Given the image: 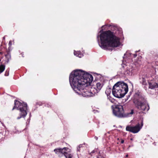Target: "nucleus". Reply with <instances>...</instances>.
<instances>
[{
    "instance_id": "nucleus-10",
    "label": "nucleus",
    "mask_w": 158,
    "mask_h": 158,
    "mask_svg": "<svg viewBox=\"0 0 158 158\" xmlns=\"http://www.w3.org/2000/svg\"><path fill=\"white\" fill-rule=\"evenodd\" d=\"M103 85V83L101 81L98 82L96 85V87L94 88L95 90H93L94 94L98 93L101 89Z\"/></svg>"
},
{
    "instance_id": "nucleus-14",
    "label": "nucleus",
    "mask_w": 158,
    "mask_h": 158,
    "mask_svg": "<svg viewBox=\"0 0 158 158\" xmlns=\"http://www.w3.org/2000/svg\"><path fill=\"white\" fill-rule=\"evenodd\" d=\"M74 54L75 56L78 57L79 58H81L83 56V54L81 53V52L79 51H74Z\"/></svg>"
},
{
    "instance_id": "nucleus-32",
    "label": "nucleus",
    "mask_w": 158,
    "mask_h": 158,
    "mask_svg": "<svg viewBox=\"0 0 158 158\" xmlns=\"http://www.w3.org/2000/svg\"><path fill=\"white\" fill-rule=\"evenodd\" d=\"M3 39H5V37H3Z\"/></svg>"
},
{
    "instance_id": "nucleus-17",
    "label": "nucleus",
    "mask_w": 158,
    "mask_h": 158,
    "mask_svg": "<svg viewBox=\"0 0 158 158\" xmlns=\"http://www.w3.org/2000/svg\"><path fill=\"white\" fill-rule=\"evenodd\" d=\"M84 145H85V144H83L79 145L77 147V152H80L81 150V148L83 147V146Z\"/></svg>"
},
{
    "instance_id": "nucleus-6",
    "label": "nucleus",
    "mask_w": 158,
    "mask_h": 158,
    "mask_svg": "<svg viewBox=\"0 0 158 158\" xmlns=\"http://www.w3.org/2000/svg\"><path fill=\"white\" fill-rule=\"evenodd\" d=\"M15 106L12 110H13L15 108H17V110H19L20 112V116L17 118V119H19L22 117L25 118L27 114V110H28L27 104L15 100Z\"/></svg>"
},
{
    "instance_id": "nucleus-11",
    "label": "nucleus",
    "mask_w": 158,
    "mask_h": 158,
    "mask_svg": "<svg viewBox=\"0 0 158 158\" xmlns=\"http://www.w3.org/2000/svg\"><path fill=\"white\" fill-rule=\"evenodd\" d=\"M149 88L151 89H155L158 88V84L154 81L149 82Z\"/></svg>"
},
{
    "instance_id": "nucleus-5",
    "label": "nucleus",
    "mask_w": 158,
    "mask_h": 158,
    "mask_svg": "<svg viewBox=\"0 0 158 158\" xmlns=\"http://www.w3.org/2000/svg\"><path fill=\"white\" fill-rule=\"evenodd\" d=\"M112 108L113 115L119 118L130 117L134 113V110H131V112H128L125 114L124 113L123 106L120 105H116L114 106H112Z\"/></svg>"
},
{
    "instance_id": "nucleus-3",
    "label": "nucleus",
    "mask_w": 158,
    "mask_h": 158,
    "mask_svg": "<svg viewBox=\"0 0 158 158\" xmlns=\"http://www.w3.org/2000/svg\"><path fill=\"white\" fill-rule=\"evenodd\" d=\"M133 100L135 107L139 111V113H143L144 111L146 110L147 111L149 109L146 99L139 93L135 94Z\"/></svg>"
},
{
    "instance_id": "nucleus-31",
    "label": "nucleus",
    "mask_w": 158,
    "mask_h": 158,
    "mask_svg": "<svg viewBox=\"0 0 158 158\" xmlns=\"http://www.w3.org/2000/svg\"><path fill=\"white\" fill-rule=\"evenodd\" d=\"M103 27H104V26H102V28Z\"/></svg>"
},
{
    "instance_id": "nucleus-2",
    "label": "nucleus",
    "mask_w": 158,
    "mask_h": 158,
    "mask_svg": "<svg viewBox=\"0 0 158 158\" xmlns=\"http://www.w3.org/2000/svg\"><path fill=\"white\" fill-rule=\"evenodd\" d=\"M99 46L102 49L107 50L109 47H117L120 44V39L115 33L110 30H101L97 36Z\"/></svg>"
},
{
    "instance_id": "nucleus-28",
    "label": "nucleus",
    "mask_w": 158,
    "mask_h": 158,
    "mask_svg": "<svg viewBox=\"0 0 158 158\" xmlns=\"http://www.w3.org/2000/svg\"><path fill=\"white\" fill-rule=\"evenodd\" d=\"M129 53V54L130 56H131V55H132V54L131 53Z\"/></svg>"
},
{
    "instance_id": "nucleus-12",
    "label": "nucleus",
    "mask_w": 158,
    "mask_h": 158,
    "mask_svg": "<svg viewBox=\"0 0 158 158\" xmlns=\"http://www.w3.org/2000/svg\"><path fill=\"white\" fill-rule=\"evenodd\" d=\"M101 152L98 149H95L91 153V154L95 153V154H98L97 158H104L101 154Z\"/></svg>"
},
{
    "instance_id": "nucleus-29",
    "label": "nucleus",
    "mask_w": 158,
    "mask_h": 158,
    "mask_svg": "<svg viewBox=\"0 0 158 158\" xmlns=\"http://www.w3.org/2000/svg\"><path fill=\"white\" fill-rule=\"evenodd\" d=\"M139 51H140V50H139V51H136V52H139Z\"/></svg>"
},
{
    "instance_id": "nucleus-24",
    "label": "nucleus",
    "mask_w": 158,
    "mask_h": 158,
    "mask_svg": "<svg viewBox=\"0 0 158 158\" xmlns=\"http://www.w3.org/2000/svg\"><path fill=\"white\" fill-rule=\"evenodd\" d=\"M134 57H135L137 56V54L136 53H135L133 54Z\"/></svg>"
},
{
    "instance_id": "nucleus-18",
    "label": "nucleus",
    "mask_w": 158,
    "mask_h": 158,
    "mask_svg": "<svg viewBox=\"0 0 158 158\" xmlns=\"http://www.w3.org/2000/svg\"><path fill=\"white\" fill-rule=\"evenodd\" d=\"M111 92V90L110 89H107L105 91V93L107 95V96H109Z\"/></svg>"
},
{
    "instance_id": "nucleus-7",
    "label": "nucleus",
    "mask_w": 158,
    "mask_h": 158,
    "mask_svg": "<svg viewBox=\"0 0 158 158\" xmlns=\"http://www.w3.org/2000/svg\"><path fill=\"white\" fill-rule=\"evenodd\" d=\"M54 151L60 157L64 156L66 158H72L73 156L70 154V149L67 148L56 149L54 150Z\"/></svg>"
},
{
    "instance_id": "nucleus-1",
    "label": "nucleus",
    "mask_w": 158,
    "mask_h": 158,
    "mask_svg": "<svg viewBox=\"0 0 158 158\" xmlns=\"http://www.w3.org/2000/svg\"><path fill=\"white\" fill-rule=\"evenodd\" d=\"M93 77L81 70H76L70 74L69 78L70 85L75 92L83 97H90L94 94L90 89V85Z\"/></svg>"
},
{
    "instance_id": "nucleus-21",
    "label": "nucleus",
    "mask_w": 158,
    "mask_h": 158,
    "mask_svg": "<svg viewBox=\"0 0 158 158\" xmlns=\"http://www.w3.org/2000/svg\"><path fill=\"white\" fill-rule=\"evenodd\" d=\"M9 75V71H7V70L6 71V72L5 74V76H8Z\"/></svg>"
},
{
    "instance_id": "nucleus-19",
    "label": "nucleus",
    "mask_w": 158,
    "mask_h": 158,
    "mask_svg": "<svg viewBox=\"0 0 158 158\" xmlns=\"http://www.w3.org/2000/svg\"><path fill=\"white\" fill-rule=\"evenodd\" d=\"M107 98L109 101L112 103H113L114 102V100L110 96H109L107 97Z\"/></svg>"
},
{
    "instance_id": "nucleus-22",
    "label": "nucleus",
    "mask_w": 158,
    "mask_h": 158,
    "mask_svg": "<svg viewBox=\"0 0 158 158\" xmlns=\"http://www.w3.org/2000/svg\"><path fill=\"white\" fill-rule=\"evenodd\" d=\"M11 45H12V41L11 40H10V41H9V45L10 47V46H11Z\"/></svg>"
},
{
    "instance_id": "nucleus-23",
    "label": "nucleus",
    "mask_w": 158,
    "mask_h": 158,
    "mask_svg": "<svg viewBox=\"0 0 158 158\" xmlns=\"http://www.w3.org/2000/svg\"><path fill=\"white\" fill-rule=\"evenodd\" d=\"M129 53L128 52H127L126 53L124 54V56L123 57L124 58L125 56H126V55H128V54Z\"/></svg>"
},
{
    "instance_id": "nucleus-16",
    "label": "nucleus",
    "mask_w": 158,
    "mask_h": 158,
    "mask_svg": "<svg viewBox=\"0 0 158 158\" xmlns=\"http://www.w3.org/2000/svg\"><path fill=\"white\" fill-rule=\"evenodd\" d=\"M5 66L2 64L0 66V73H2L5 70Z\"/></svg>"
},
{
    "instance_id": "nucleus-25",
    "label": "nucleus",
    "mask_w": 158,
    "mask_h": 158,
    "mask_svg": "<svg viewBox=\"0 0 158 158\" xmlns=\"http://www.w3.org/2000/svg\"><path fill=\"white\" fill-rule=\"evenodd\" d=\"M94 138L96 140H97L98 139V137L97 136H95L94 137Z\"/></svg>"
},
{
    "instance_id": "nucleus-20",
    "label": "nucleus",
    "mask_w": 158,
    "mask_h": 158,
    "mask_svg": "<svg viewBox=\"0 0 158 158\" xmlns=\"http://www.w3.org/2000/svg\"><path fill=\"white\" fill-rule=\"evenodd\" d=\"M122 31L121 29H119L116 32V35L120 34V35L122 34Z\"/></svg>"
},
{
    "instance_id": "nucleus-30",
    "label": "nucleus",
    "mask_w": 158,
    "mask_h": 158,
    "mask_svg": "<svg viewBox=\"0 0 158 158\" xmlns=\"http://www.w3.org/2000/svg\"><path fill=\"white\" fill-rule=\"evenodd\" d=\"M128 155H126V157H128Z\"/></svg>"
},
{
    "instance_id": "nucleus-15",
    "label": "nucleus",
    "mask_w": 158,
    "mask_h": 158,
    "mask_svg": "<svg viewBox=\"0 0 158 158\" xmlns=\"http://www.w3.org/2000/svg\"><path fill=\"white\" fill-rule=\"evenodd\" d=\"M140 82L143 85H147L146 79L144 77H142L139 78Z\"/></svg>"
},
{
    "instance_id": "nucleus-8",
    "label": "nucleus",
    "mask_w": 158,
    "mask_h": 158,
    "mask_svg": "<svg viewBox=\"0 0 158 158\" xmlns=\"http://www.w3.org/2000/svg\"><path fill=\"white\" fill-rule=\"evenodd\" d=\"M143 126V121H142L140 124L139 123H138L135 126H127L126 127V130L133 133H136L140 131Z\"/></svg>"
},
{
    "instance_id": "nucleus-33",
    "label": "nucleus",
    "mask_w": 158,
    "mask_h": 158,
    "mask_svg": "<svg viewBox=\"0 0 158 158\" xmlns=\"http://www.w3.org/2000/svg\"><path fill=\"white\" fill-rule=\"evenodd\" d=\"M92 89H93V88H91Z\"/></svg>"
},
{
    "instance_id": "nucleus-26",
    "label": "nucleus",
    "mask_w": 158,
    "mask_h": 158,
    "mask_svg": "<svg viewBox=\"0 0 158 158\" xmlns=\"http://www.w3.org/2000/svg\"><path fill=\"white\" fill-rule=\"evenodd\" d=\"M124 142V140H122L121 141V143H123Z\"/></svg>"
},
{
    "instance_id": "nucleus-4",
    "label": "nucleus",
    "mask_w": 158,
    "mask_h": 158,
    "mask_svg": "<svg viewBox=\"0 0 158 158\" xmlns=\"http://www.w3.org/2000/svg\"><path fill=\"white\" fill-rule=\"evenodd\" d=\"M127 84L123 82H118L113 86L112 90L113 95L118 98L123 97L128 91Z\"/></svg>"
},
{
    "instance_id": "nucleus-27",
    "label": "nucleus",
    "mask_w": 158,
    "mask_h": 158,
    "mask_svg": "<svg viewBox=\"0 0 158 158\" xmlns=\"http://www.w3.org/2000/svg\"><path fill=\"white\" fill-rule=\"evenodd\" d=\"M0 54L2 55V52H0Z\"/></svg>"
},
{
    "instance_id": "nucleus-13",
    "label": "nucleus",
    "mask_w": 158,
    "mask_h": 158,
    "mask_svg": "<svg viewBox=\"0 0 158 158\" xmlns=\"http://www.w3.org/2000/svg\"><path fill=\"white\" fill-rule=\"evenodd\" d=\"M6 59L5 60V64H7L9 62V60L11 59V56L9 53H7L5 55Z\"/></svg>"
},
{
    "instance_id": "nucleus-9",
    "label": "nucleus",
    "mask_w": 158,
    "mask_h": 158,
    "mask_svg": "<svg viewBox=\"0 0 158 158\" xmlns=\"http://www.w3.org/2000/svg\"><path fill=\"white\" fill-rule=\"evenodd\" d=\"M136 72L135 65L134 67L132 65H130L128 67L124 72L125 74L127 76H131Z\"/></svg>"
}]
</instances>
